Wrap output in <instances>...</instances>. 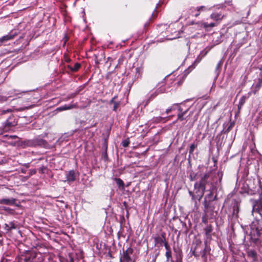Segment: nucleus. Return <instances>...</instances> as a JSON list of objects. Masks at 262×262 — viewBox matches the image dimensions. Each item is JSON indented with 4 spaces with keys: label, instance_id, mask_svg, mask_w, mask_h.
Returning a JSON list of instances; mask_svg holds the SVG:
<instances>
[{
    "label": "nucleus",
    "instance_id": "nucleus-22",
    "mask_svg": "<svg viewBox=\"0 0 262 262\" xmlns=\"http://www.w3.org/2000/svg\"><path fill=\"white\" fill-rule=\"evenodd\" d=\"M234 124H235V123L234 122H230V124L228 126V127L226 129H225V128L224 129V133H229L232 129V128L233 127Z\"/></svg>",
    "mask_w": 262,
    "mask_h": 262
},
{
    "label": "nucleus",
    "instance_id": "nucleus-6",
    "mask_svg": "<svg viewBox=\"0 0 262 262\" xmlns=\"http://www.w3.org/2000/svg\"><path fill=\"white\" fill-rule=\"evenodd\" d=\"M17 122L15 121L14 117L13 116L9 117L5 123V128L7 130L10 127L15 126Z\"/></svg>",
    "mask_w": 262,
    "mask_h": 262
},
{
    "label": "nucleus",
    "instance_id": "nucleus-41",
    "mask_svg": "<svg viewBox=\"0 0 262 262\" xmlns=\"http://www.w3.org/2000/svg\"><path fill=\"white\" fill-rule=\"evenodd\" d=\"M211 194H212V192H210V193H209V195H211Z\"/></svg>",
    "mask_w": 262,
    "mask_h": 262
},
{
    "label": "nucleus",
    "instance_id": "nucleus-1",
    "mask_svg": "<svg viewBox=\"0 0 262 262\" xmlns=\"http://www.w3.org/2000/svg\"><path fill=\"white\" fill-rule=\"evenodd\" d=\"M208 177L209 173L205 174L201 178L200 182L195 183L194 192L189 191V193L191 196L192 200L198 199L200 200L202 198L205 192L206 180Z\"/></svg>",
    "mask_w": 262,
    "mask_h": 262
},
{
    "label": "nucleus",
    "instance_id": "nucleus-10",
    "mask_svg": "<svg viewBox=\"0 0 262 262\" xmlns=\"http://www.w3.org/2000/svg\"><path fill=\"white\" fill-rule=\"evenodd\" d=\"M262 86V72L259 74L257 83L254 85V93L255 94Z\"/></svg>",
    "mask_w": 262,
    "mask_h": 262
},
{
    "label": "nucleus",
    "instance_id": "nucleus-34",
    "mask_svg": "<svg viewBox=\"0 0 262 262\" xmlns=\"http://www.w3.org/2000/svg\"><path fill=\"white\" fill-rule=\"evenodd\" d=\"M244 99H245V97H243L241 100H240V103L241 104V105H243V103H244Z\"/></svg>",
    "mask_w": 262,
    "mask_h": 262
},
{
    "label": "nucleus",
    "instance_id": "nucleus-3",
    "mask_svg": "<svg viewBox=\"0 0 262 262\" xmlns=\"http://www.w3.org/2000/svg\"><path fill=\"white\" fill-rule=\"evenodd\" d=\"M43 256L40 253L29 252L23 256L19 259V262H43Z\"/></svg>",
    "mask_w": 262,
    "mask_h": 262
},
{
    "label": "nucleus",
    "instance_id": "nucleus-13",
    "mask_svg": "<svg viewBox=\"0 0 262 262\" xmlns=\"http://www.w3.org/2000/svg\"><path fill=\"white\" fill-rule=\"evenodd\" d=\"M165 92V90L163 89H161L160 90H156L154 93L151 94L149 97V98L147 99L145 105H147L149 102L154 98H155L156 96H157L159 93H162Z\"/></svg>",
    "mask_w": 262,
    "mask_h": 262
},
{
    "label": "nucleus",
    "instance_id": "nucleus-25",
    "mask_svg": "<svg viewBox=\"0 0 262 262\" xmlns=\"http://www.w3.org/2000/svg\"><path fill=\"white\" fill-rule=\"evenodd\" d=\"M37 143L39 145L45 146L47 144V142L42 139H37Z\"/></svg>",
    "mask_w": 262,
    "mask_h": 262
},
{
    "label": "nucleus",
    "instance_id": "nucleus-26",
    "mask_svg": "<svg viewBox=\"0 0 262 262\" xmlns=\"http://www.w3.org/2000/svg\"><path fill=\"white\" fill-rule=\"evenodd\" d=\"M120 105V102H115L114 103V106H113V111L116 112L117 111L118 108L119 107Z\"/></svg>",
    "mask_w": 262,
    "mask_h": 262
},
{
    "label": "nucleus",
    "instance_id": "nucleus-33",
    "mask_svg": "<svg viewBox=\"0 0 262 262\" xmlns=\"http://www.w3.org/2000/svg\"><path fill=\"white\" fill-rule=\"evenodd\" d=\"M172 111V110H171V107L169 108H167L166 110V113L167 114H169V113H170Z\"/></svg>",
    "mask_w": 262,
    "mask_h": 262
},
{
    "label": "nucleus",
    "instance_id": "nucleus-23",
    "mask_svg": "<svg viewBox=\"0 0 262 262\" xmlns=\"http://www.w3.org/2000/svg\"><path fill=\"white\" fill-rule=\"evenodd\" d=\"M204 230L206 236H209L212 230V227L211 225H208Z\"/></svg>",
    "mask_w": 262,
    "mask_h": 262
},
{
    "label": "nucleus",
    "instance_id": "nucleus-35",
    "mask_svg": "<svg viewBox=\"0 0 262 262\" xmlns=\"http://www.w3.org/2000/svg\"><path fill=\"white\" fill-rule=\"evenodd\" d=\"M7 100V98L6 97H2V101H5Z\"/></svg>",
    "mask_w": 262,
    "mask_h": 262
},
{
    "label": "nucleus",
    "instance_id": "nucleus-18",
    "mask_svg": "<svg viewBox=\"0 0 262 262\" xmlns=\"http://www.w3.org/2000/svg\"><path fill=\"white\" fill-rule=\"evenodd\" d=\"M143 70L142 68L139 67L136 69V74L135 77L137 78H139L141 77V75L143 73Z\"/></svg>",
    "mask_w": 262,
    "mask_h": 262
},
{
    "label": "nucleus",
    "instance_id": "nucleus-19",
    "mask_svg": "<svg viewBox=\"0 0 262 262\" xmlns=\"http://www.w3.org/2000/svg\"><path fill=\"white\" fill-rule=\"evenodd\" d=\"M114 181L116 182V184H117L119 188H124V184L123 181L120 179V178H115Z\"/></svg>",
    "mask_w": 262,
    "mask_h": 262
},
{
    "label": "nucleus",
    "instance_id": "nucleus-31",
    "mask_svg": "<svg viewBox=\"0 0 262 262\" xmlns=\"http://www.w3.org/2000/svg\"><path fill=\"white\" fill-rule=\"evenodd\" d=\"M179 107H180L179 106L178 104H174L171 106L172 111L174 110L175 109H176V108H178V109L179 110Z\"/></svg>",
    "mask_w": 262,
    "mask_h": 262
},
{
    "label": "nucleus",
    "instance_id": "nucleus-24",
    "mask_svg": "<svg viewBox=\"0 0 262 262\" xmlns=\"http://www.w3.org/2000/svg\"><path fill=\"white\" fill-rule=\"evenodd\" d=\"M198 179V174L194 172H191L190 173V179L191 181H193Z\"/></svg>",
    "mask_w": 262,
    "mask_h": 262
},
{
    "label": "nucleus",
    "instance_id": "nucleus-15",
    "mask_svg": "<svg viewBox=\"0 0 262 262\" xmlns=\"http://www.w3.org/2000/svg\"><path fill=\"white\" fill-rule=\"evenodd\" d=\"M188 109L186 111H183L181 107H179V113L178 114V119L181 121L183 120L185 118H184L185 115L188 112Z\"/></svg>",
    "mask_w": 262,
    "mask_h": 262
},
{
    "label": "nucleus",
    "instance_id": "nucleus-30",
    "mask_svg": "<svg viewBox=\"0 0 262 262\" xmlns=\"http://www.w3.org/2000/svg\"><path fill=\"white\" fill-rule=\"evenodd\" d=\"M164 246L165 249H166V251H170L169 246L168 245V243L166 241H165L164 243Z\"/></svg>",
    "mask_w": 262,
    "mask_h": 262
},
{
    "label": "nucleus",
    "instance_id": "nucleus-27",
    "mask_svg": "<svg viewBox=\"0 0 262 262\" xmlns=\"http://www.w3.org/2000/svg\"><path fill=\"white\" fill-rule=\"evenodd\" d=\"M196 146L194 143L191 144V145L190 146L189 149V154L191 155V154H193L194 150L196 148Z\"/></svg>",
    "mask_w": 262,
    "mask_h": 262
},
{
    "label": "nucleus",
    "instance_id": "nucleus-38",
    "mask_svg": "<svg viewBox=\"0 0 262 262\" xmlns=\"http://www.w3.org/2000/svg\"><path fill=\"white\" fill-rule=\"evenodd\" d=\"M115 99V97H114L111 101H110V103H114L115 102H114V100Z\"/></svg>",
    "mask_w": 262,
    "mask_h": 262
},
{
    "label": "nucleus",
    "instance_id": "nucleus-17",
    "mask_svg": "<svg viewBox=\"0 0 262 262\" xmlns=\"http://www.w3.org/2000/svg\"><path fill=\"white\" fill-rule=\"evenodd\" d=\"M16 228V226L13 222H10L9 224H5V229L8 231L15 229Z\"/></svg>",
    "mask_w": 262,
    "mask_h": 262
},
{
    "label": "nucleus",
    "instance_id": "nucleus-11",
    "mask_svg": "<svg viewBox=\"0 0 262 262\" xmlns=\"http://www.w3.org/2000/svg\"><path fill=\"white\" fill-rule=\"evenodd\" d=\"M16 199L14 198L2 199H0V204L8 205H11L15 204Z\"/></svg>",
    "mask_w": 262,
    "mask_h": 262
},
{
    "label": "nucleus",
    "instance_id": "nucleus-32",
    "mask_svg": "<svg viewBox=\"0 0 262 262\" xmlns=\"http://www.w3.org/2000/svg\"><path fill=\"white\" fill-rule=\"evenodd\" d=\"M6 137H7L9 139H16L17 138V137L15 135H14V136H8V135H6Z\"/></svg>",
    "mask_w": 262,
    "mask_h": 262
},
{
    "label": "nucleus",
    "instance_id": "nucleus-37",
    "mask_svg": "<svg viewBox=\"0 0 262 262\" xmlns=\"http://www.w3.org/2000/svg\"><path fill=\"white\" fill-rule=\"evenodd\" d=\"M11 110H7L6 111H3V113L5 114L6 113V112H10Z\"/></svg>",
    "mask_w": 262,
    "mask_h": 262
},
{
    "label": "nucleus",
    "instance_id": "nucleus-29",
    "mask_svg": "<svg viewBox=\"0 0 262 262\" xmlns=\"http://www.w3.org/2000/svg\"><path fill=\"white\" fill-rule=\"evenodd\" d=\"M165 255L166 256L167 260H168L169 258L171 257V251H166Z\"/></svg>",
    "mask_w": 262,
    "mask_h": 262
},
{
    "label": "nucleus",
    "instance_id": "nucleus-9",
    "mask_svg": "<svg viewBox=\"0 0 262 262\" xmlns=\"http://www.w3.org/2000/svg\"><path fill=\"white\" fill-rule=\"evenodd\" d=\"M247 256L251 258L253 262L257 260V254L256 252L252 249L248 250L247 251Z\"/></svg>",
    "mask_w": 262,
    "mask_h": 262
},
{
    "label": "nucleus",
    "instance_id": "nucleus-7",
    "mask_svg": "<svg viewBox=\"0 0 262 262\" xmlns=\"http://www.w3.org/2000/svg\"><path fill=\"white\" fill-rule=\"evenodd\" d=\"M207 10H208V9L204 6L197 7L196 8H193L190 9L192 15L195 17H198L200 15L201 12Z\"/></svg>",
    "mask_w": 262,
    "mask_h": 262
},
{
    "label": "nucleus",
    "instance_id": "nucleus-4",
    "mask_svg": "<svg viewBox=\"0 0 262 262\" xmlns=\"http://www.w3.org/2000/svg\"><path fill=\"white\" fill-rule=\"evenodd\" d=\"M133 252L134 250L130 247L123 250L120 257V262H135L136 257Z\"/></svg>",
    "mask_w": 262,
    "mask_h": 262
},
{
    "label": "nucleus",
    "instance_id": "nucleus-12",
    "mask_svg": "<svg viewBox=\"0 0 262 262\" xmlns=\"http://www.w3.org/2000/svg\"><path fill=\"white\" fill-rule=\"evenodd\" d=\"M77 104H72L69 105H64L63 106H61L60 107H59L57 108V111H66L68 110H71L74 108H77Z\"/></svg>",
    "mask_w": 262,
    "mask_h": 262
},
{
    "label": "nucleus",
    "instance_id": "nucleus-36",
    "mask_svg": "<svg viewBox=\"0 0 262 262\" xmlns=\"http://www.w3.org/2000/svg\"><path fill=\"white\" fill-rule=\"evenodd\" d=\"M3 209L4 210H5V211L11 210V209L9 208H8V207H3Z\"/></svg>",
    "mask_w": 262,
    "mask_h": 262
},
{
    "label": "nucleus",
    "instance_id": "nucleus-39",
    "mask_svg": "<svg viewBox=\"0 0 262 262\" xmlns=\"http://www.w3.org/2000/svg\"><path fill=\"white\" fill-rule=\"evenodd\" d=\"M201 59H200L198 61V59H196V60H195V62H197L198 63L199 62V61H200Z\"/></svg>",
    "mask_w": 262,
    "mask_h": 262
},
{
    "label": "nucleus",
    "instance_id": "nucleus-21",
    "mask_svg": "<svg viewBox=\"0 0 262 262\" xmlns=\"http://www.w3.org/2000/svg\"><path fill=\"white\" fill-rule=\"evenodd\" d=\"M216 25V24L214 23H204L202 24V26L205 29H208V28H212V27H214V26H215Z\"/></svg>",
    "mask_w": 262,
    "mask_h": 262
},
{
    "label": "nucleus",
    "instance_id": "nucleus-14",
    "mask_svg": "<svg viewBox=\"0 0 262 262\" xmlns=\"http://www.w3.org/2000/svg\"><path fill=\"white\" fill-rule=\"evenodd\" d=\"M15 36V34L9 33L5 36H3L0 38V42L2 43L3 42L12 39Z\"/></svg>",
    "mask_w": 262,
    "mask_h": 262
},
{
    "label": "nucleus",
    "instance_id": "nucleus-5",
    "mask_svg": "<svg viewBox=\"0 0 262 262\" xmlns=\"http://www.w3.org/2000/svg\"><path fill=\"white\" fill-rule=\"evenodd\" d=\"M66 180L64 182L71 183L76 180L79 177V173L74 170H71L66 172Z\"/></svg>",
    "mask_w": 262,
    "mask_h": 262
},
{
    "label": "nucleus",
    "instance_id": "nucleus-28",
    "mask_svg": "<svg viewBox=\"0 0 262 262\" xmlns=\"http://www.w3.org/2000/svg\"><path fill=\"white\" fill-rule=\"evenodd\" d=\"M129 140L128 138L124 140L122 142V146L124 147H127L129 145Z\"/></svg>",
    "mask_w": 262,
    "mask_h": 262
},
{
    "label": "nucleus",
    "instance_id": "nucleus-2",
    "mask_svg": "<svg viewBox=\"0 0 262 262\" xmlns=\"http://www.w3.org/2000/svg\"><path fill=\"white\" fill-rule=\"evenodd\" d=\"M204 244L205 247L202 249V242L200 239H196L194 242L195 246L192 250V254L195 257L201 256L204 260H206L207 254H210L211 248L207 241L205 242Z\"/></svg>",
    "mask_w": 262,
    "mask_h": 262
},
{
    "label": "nucleus",
    "instance_id": "nucleus-8",
    "mask_svg": "<svg viewBox=\"0 0 262 262\" xmlns=\"http://www.w3.org/2000/svg\"><path fill=\"white\" fill-rule=\"evenodd\" d=\"M155 245L157 246H162L163 243H164L165 240V233L162 234V237L157 236L155 237L154 238Z\"/></svg>",
    "mask_w": 262,
    "mask_h": 262
},
{
    "label": "nucleus",
    "instance_id": "nucleus-40",
    "mask_svg": "<svg viewBox=\"0 0 262 262\" xmlns=\"http://www.w3.org/2000/svg\"><path fill=\"white\" fill-rule=\"evenodd\" d=\"M161 119V118H156V119L158 120V121L160 120Z\"/></svg>",
    "mask_w": 262,
    "mask_h": 262
},
{
    "label": "nucleus",
    "instance_id": "nucleus-16",
    "mask_svg": "<svg viewBox=\"0 0 262 262\" xmlns=\"http://www.w3.org/2000/svg\"><path fill=\"white\" fill-rule=\"evenodd\" d=\"M223 16L219 13H213L210 15V18L215 21H220L222 19Z\"/></svg>",
    "mask_w": 262,
    "mask_h": 262
},
{
    "label": "nucleus",
    "instance_id": "nucleus-20",
    "mask_svg": "<svg viewBox=\"0 0 262 262\" xmlns=\"http://www.w3.org/2000/svg\"><path fill=\"white\" fill-rule=\"evenodd\" d=\"M81 64L79 63L76 62L74 64L73 67H69L70 70L73 72L77 71L80 68Z\"/></svg>",
    "mask_w": 262,
    "mask_h": 262
}]
</instances>
